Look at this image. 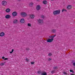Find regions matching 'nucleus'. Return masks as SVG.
Wrapping results in <instances>:
<instances>
[{
    "label": "nucleus",
    "instance_id": "1a4fd4ad",
    "mask_svg": "<svg viewBox=\"0 0 75 75\" xmlns=\"http://www.w3.org/2000/svg\"><path fill=\"white\" fill-rule=\"evenodd\" d=\"M11 17V16L9 15H7L5 16L6 18L8 19Z\"/></svg>",
    "mask_w": 75,
    "mask_h": 75
},
{
    "label": "nucleus",
    "instance_id": "c85d7f7f",
    "mask_svg": "<svg viewBox=\"0 0 75 75\" xmlns=\"http://www.w3.org/2000/svg\"><path fill=\"white\" fill-rule=\"evenodd\" d=\"M41 17V18H44L45 17L44 16H42Z\"/></svg>",
    "mask_w": 75,
    "mask_h": 75
},
{
    "label": "nucleus",
    "instance_id": "2eb2a0df",
    "mask_svg": "<svg viewBox=\"0 0 75 75\" xmlns=\"http://www.w3.org/2000/svg\"><path fill=\"white\" fill-rule=\"evenodd\" d=\"M43 73H42L41 74L42 75H47V73L46 72H44V71H43Z\"/></svg>",
    "mask_w": 75,
    "mask_h": 75
},
{
    "label": "nucleus",
    "instance_id": "5701e85b",
    "mask_svg": "<svg viewBox=\"0 0 75 75\" xmlns=\"http://www.w3.org/2000/svg\"><path fill=\"white\" fill-rule=\"evenodd\" d=\"M30 63H31V65H33V64H34L35 62H31Z\"/></svg>",
    "mask_w": 75,
    "mask_h": 75
},
{
    "label": "nucleus",
    "instance_id": "f704fd0d",
    "mask_svg": "<svg viewBox=\"0 0 75 75\" xmlns=\"http://www.w3.org/2000/svg\"><path fill=\"white\" fill-rule=\"evenodd\" d=\"M8 59L7 58H5L4 60H7V59Z\"/></svg>",
    "mask_w": 75,
    "mask_h": 75
},
{
    "label": "nucleus",
    "instance_id": "4c0bfd02",
    "mask_svg": "<svg viewBox=\"0 0 75 75\" xmlns=\"http://www.w3.org/2000/svg\"><path fill=\"white\" fill-rule=\"evenodd\" d=\"M70 75H75V74H70Z\"/></svg>",
    "mask_w": 75,
    "mask_h": 75
},
{
    "label": "nucleus",
    "instance_id": "4be33fe9",
    "mask_svg": "<svg viewBox=\"0 0 75 75\" xmlns=\"http://www.w3.org/2000/svg\"><path fill=\"white\" fill-rule=\"evenodd\" d=\"M58 68V67L56 66V67H53V69H57V68Z\"/></svg>",
    "mask_w": 75,
    "mask_h": 75
},
{
    "label": "nucleus",
    "instance_id": "412c9836",
    "mask_svg": "<svg viewBox=\"0 0 75 75\" xmlns=\"http://www.w3.org/2000/svg\"><path fill=\"white\" fill-rule=\"evenodd\" d=\"M70 72H72V74L74 73V71L72 70H70Z\"/></svg>",
    "mask_w": 75,
    "mask_h": 75
},
{
    "label": "nucleus",
    "instance_id": "423d86ee",
    "mask_svg": "<svg viewBox=\"0 0 75 75\" xmlns=\"http://www.w3.org/2000/svg\"><path fill=\"white\" fill-rule=\"evenodd\" d=\"M38 23L39 24H42L43 23V20H41L39 19L38 20Z\"/></svg>",
    "mask_w": 75,
    "mask_h": 75
},
{
    "label": "nucleus",
    "instance_id": "6e6552de",
    "mask_svg": "<svg viewBox=\"0 0 75 75\" xmlns=\"http://www.w3.org/2000/svg\"><path fill=\"white\" fill-rule=\"evenodd\" d=\"M5 34L4 32H1L0 33V37H3L4 36Z\"/></svg>",
    "mask_w": 75,
    "mask_h": 75
},
{
    "label": "nucleus",
    "instance_id": "bb28decb",
    "mask_svg": "<svg viewBox=\"0 0 75 75\" xmlns=\"http://www.w3.org/2000/svg\"><path fill=\"white\" fill-rule=\"evenodd\" d=\"M63 74H64V75H67V73L65 72H63Z\"/></svg>",
    "mask_w": 75,
    "mask_h": 75
},
{
    "label": "nucleus",
    "instance_id": "0eeeda50",
    "mask_svg": "<svg viewBox=\"0 0 75 75\" xmlns=\"http://www.w3.org/2000/svg\"><path fill=\"white\" fill-rule=\"evenodd\" d=\"M29 17L30 18L33 19V18H34V17H35V16L33 14L30 15Z\"/></svg>",
    "mask_w": 75,
    "mask_h": 75
},
{
    "label": "nucleus",
    "instance_id": "a211bd4d",
    "mask_svg": "<svg viewBox=\"0 0 75 75\" xmlns=\"http://www.w3.org/2000/svg\"><path fill=\"white\" fill-rule=\"evenodd\" d=\"M55 36H56V35H54L50 36V38H54V37H55Z\"/></svg>",
    "mask_w": 75,
    "mask_h": 75
},
{
    "label": "nucleus",
    "instance_id": "f3484780",
    "mask_svg": "<svg viewBox=\"0 0 75 75\" xmlns=\"http://www.w3.org/2000/svg\"><path fill=\"white\" fill-rule=\"evenodd\" d=\"M52 53H51V52L49 53L48 54V56H49L50 57H51V56H52Z\"/></svg>",
    "mask_w": 75,
    "mask_h": 75
},
{
    "label": "nucleus",
    "instance_id": "7ed1b4c3",
    "mask_svg": "<svg viewBox=\"0 0 75 75\" xmlns=\"http://www.w3.org/2000/svg\"><path fill=\"white\" fill-rule=\"evenodd\" d=\"M54 41V38H52L51 39L48 38L47 40H46V41L47 42H52Z\"/></svg>",
    "mask_w": 75,
    "mask_h": 75
},
{
    "label": "nucleus",
    "instance_id": "7c9ffc66",
    "mask_svg": "<svg viewBox=\"0 0 75 75\" xmlns=\"http://www.w3.org/2000/svg\"><path fill=\"white\" fill-rule=\"evenodd\" d=\"M3 65H4V63H2L0 65H1V66H3Z\"/></svg>",
    "mask_w": 75,
    "mask_h": 75
},
{
    "label": "nucleus",
    "instance_id": "c9c22d12",
    "mask_svg": "<svg viewBox=\"0 0 75 75\" xmlns=\"http://www.w3.org/2000/svg\"><path fill=\"white\" fill-rule=\"evenodd\" d=\"M5 57H2V59H4Z\"/></svg>",
    "mask_w": 75,
    "mask_h": 75
},
{
    "label": "nucleus",
    "instance_id": "e433bc0d",
    "mask_svg": "<svg viewBox=\"0 0 75 75\" xmlns=\"http://www.w3.org/2000/svg\"><path fill=\"white\" fill-rule=\"evenodd\" d=\"M67 11L65 9H64V11Z\"/></svg>",
    "mask_w": 75,
    "mask_h": 75
},
{
    "label": "nucleus",
    "instance_id": "39448f33",
    "mask_svg": "<svg viewBox=\"0 0 75 75\" xmlns=\"http://www.w3.org/2000/svg\"><path fill=\"white\" fill-rule=\"evenodd\" d=\"M12 14L13 17H16V16H17V12L16 11L13 12L12 13Z\"/></svg>",
    "mask_w": 75,
    "mask_h": 75
},
{
    "label": "nucleus",
    "instance_id": "473e14b6",
    "mask_svg": "<svg viewBox=\"0 0 75 75\" xmlns=\"http://www.w3.org/2000/svg\"><path fill=\"white\" fill-rule=\"evenodd\" d=\"M51 58H49L48 59V61H51Z\"/></svg>",
    "mask_w": 75,
    "mask_h": 75
},
{
    "label": "nucleus",
    "instance_id": "9b49d317",
    "mask_svg": "<svg viewBox=\"0 0 75 75\" xmlns=\"http://www.w3.org/2000/svg\"><path fill=\"white\" fill-rule=\"evenodd\" d=\"M71 7H72L71 5H69L67 6V9H68V10H69V9L71 8Z\"/></svg>",
    "mask_w": 75,
    "mask_h": 75
},
{
    "label": "nucleus",
    "instance_id": "f8f14e48",
    "mask_svg": "<svg viewBox=\"0 0 75 75\" xmlns=\"http://www.w3.org/2000/svg\"><path fill=\"white\" fill-rule=\"evenodd\" d=\"M11 11V10L9 8L6 9V13H9V12H10Z\"/></svg>",
    "mask_w": 75,
    "mask_h": 75
},
{
    "label": "nucleus",
    "instance_id": "a878e982",
    "mask_svg": "<svg viewBox=\"0 0 75 75\" xmlns=\"http://www.w3.org/2000/svg\"><path fill=\"white\" fill-rule=\"evenodd\" d=\"M13 51H14V49H12V51L10 52V54H12Z\"/></svg>",
    "mask_w": 75,
    "mask_h": 75
},
{
    "label": "nucleus",
    "instance_id": "4468645a",
    "mask_svg": "<svg viewBox=\"0 0 75 75\" xmlns=\"http://www.w3.org/2000/svg\"><path fill=\"white\" fill-rule=\"evenodd\" d=\"M13 24H17V20L15 19L13 21Z\"/></svg>",
    "mask_w": 75,
    "mask_h": 75
},
{
    "label": "nucleus",
    "instance_id": "f03ea898",
    "mask_svg": "<svg viewBox=\"0 0 75 75\" xmlns=\"http://www.w3.org/2000/svg\"><path fill=\"white\" fill-rule=\"evenodd\" d=\"M21 15L23 17H25L27 16V13L25 12H21Z\"/></svg>",
    "mask_w": 75,
    "mask_h": 75
},
{
    "label": "nucleus",
    "instance_id": "c756f323",
    "mask_svg": "<svg viewBox=\"0 0 75 75\" xmlns=\"http://www.w3.org/2000/svg\"><path fill=\"white\" fill-rule=\"evenodd\" d=\"M26 60L27 62H28V61H29V59L27 58L26 59Z\"/></svg>",
    "mask_w": 75,
    "mask_h": 75
},
{
    "label": "nucleus",
    "instance_id": "dca6fc26",
    "mask_svg": "<svg viewBox=\"0 0 75 75\" xmlns=\"http://www.w3.org/2000/svg\"><path fill=\"white\" fill-rule=\"evenodd\" d=\"M47 1H44L43 2V3L44 4H47Z\"/></svg>",
    "mask_w": 75,
    "mask_h": 75
},
{
    "label": "nucleus",
    "instance_id": "cd10ccee",
    "mask_svg": "<svg viewBox=\"0 0 75 75\" xmlns=\"http://www.w3.org/2000/svg\"><path fill=\"white\" fill-rule=\"evenodd\" d=\"M26 50H27V51H30V49L28 48H26Z\"/></svg>",
    "mask_w": 75,
    "mask_h": 75
},
{
    "label": "nucleus",
    "instance_id": "b1692460",
    "mask_svg": "<svg viewBox=\"0 0 75 75\" xmlns=\"http://www.w3.org/2000/svg\"><path fill=\"white\" fill-rule=\"evenodd\" d=\"M55 31H56V30H52V32L54 33H55Z\"/></svg>",
    "mask_w": 75,
    "mask_h": 75
},
{
    "label": "nucleus",
    "instance_id": "393cba45",
    "mask_svg": "<svg viewBox=\"0 0 75 75\" xmlns=\"http://www.w3.org/2000/svg\"><path fill=\"white\" fill-rule=\"evenodd\" d=\"M33 5V3L32 2L30 4V6H32Z\"/></svg>",
    "mask_w": 75,
    "mask_h": 75
},
{
    "label": "nucleus",
    "instance_id": "ddd939ff",
    "mask_svg": "<svg viewBox=\"0 0 75 75\" xmlns=\"http://www.w3.org/2000/svg\"><path fill=\"white\" fill-rule=\"evenodd\" d=\"M40 8L41 7H40V5L37 6L36 7V9L37 10H39Z\"/></svg>",
    "mask_w": 75,
    "mask_h": 75
},
{
    "label": "nucleus",
    "instance_id": "9d476101",
    "mask_svg": "<svg viewBox=\"0 0 75 75\" xmlns=\"http://www.w3.org/2000/svg\"><path fill=\"white\" fill-rule=\"evenodd\" d=\"M20 23H24L25 22L24 19L23 18L21 19L20 20Z\"/></svg>",
    "mask_w": 75,
    "mask_h": 75
},
{
    "label": "nucleus",
    "instance_id": "aec40b11",
    "mask_svg": "<svg viewBox=\"0 0 75 75\" xmlns=\"http://www.w3.org/2000/svg\"><path fill=\"white\" fill-rule=\"evenodd\" d=\"M55 70H52L51 71V73H52V74H54V73H55Z\"/></svg>",
    "mask_w": 75,
    "mask_h": 75
},
{
    "label": "nucleus",
    "instance_id": "6ab92c4d",
    "mask_svg": "<svg viewBox=\"0 0 75 75\" xmlns=\"http://www.w3.org/2000/svg\"><path fill=\"white\" fill-rule=\"evenodd\" d=\"M28 27H31V24L30 23H28Z\"/></svg>",
    "mask_w": 75,
    "mask_h": 75
},
{
    "label": "nucleus",
    "instance_id": "72a5a7b5",
    "mask_svg": "<svg viewBox=\"0 0 75 75\" xmlns=\"http://www.w3.org/2000/svg\"><path fill=\"white\" fill-rule=\"evenodd\" d=\"M65 11V9H63L62 10V12H64V11Z\"/></svg>",
    "mask_w": 75,
    "mask_h": 75
},
{
    "label": "nucleus",
    "instance_id": "20e7f679",
    "mask_svg": "<svg viewBox=\"0 0 75 75\" xmlns=\"http://www.w3.org/2000/svg\"><path fill=\"white\" fill-rule=\"evenodd\" d=\"M7 4V1H3L2 2V4L3 6H6Z\"/></svg>",
    "mask_w": 75,
    "mask_h": 75
},
{
    "label": "nucleus",
    "instance_id": "f257e3e1",
    "mask_svg": "<svg viewBox=\"0 0 75 75\" xmlns=\"http://www.w3.org/2000/svg\"><path fill=\"white\" fill-rule=\"evenodd\" d=\"M60 13H61V10H59L54 11L53 12V14L54 15H58Z\"/></svg>",
    "mask_w": 75,
    "mask_h": 75
},
{
    "label": "nucleus",
    "instance_id": "ea45409f",
    "mask_svg": "<svg viewBox=\"0 0 75 75\" xmlns=\"http://www.w3.org/2000/svg\"><path fill=\"white\" fill-rule=\"evenodd\" d=\"M51 0V1H53V0Z\"/></svg>",
    "mask_w": 75,
    "mask_h": 75
},
{
    "label": "nucleus",
    "instance_id": "58836bf2",
    "mask_svg": "<svg viewBox=\"0 0 75 75\" xmlns=\"http://www.w3.org/2000/svg\"><path fill=\"white\" fill-rule=\"evenodd\" d=\"M19 1H21V0H18Z\"/></svg>",
    "mask_w": 75,
    "mask_h": 75
},
{
    "label": "nucleus",
    "instance_id": "2f4dec72",
    "mask_svg": "<svg viewBox=\"0 0 75 75\" xmlns=\"http://www.w3.org/2000/svg\"><path fill=\"white\" fill-rule=\"evenodd\" d=\"M73 66H74V67H75V62L73 63Z\"/></svg>",
    "mask_w": 75,
    "mask_h": 75
}]
</instances>
